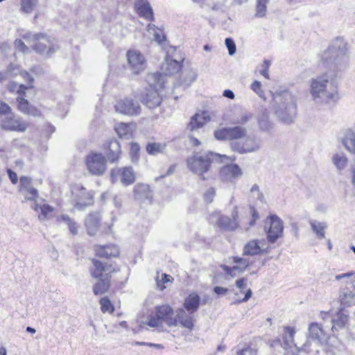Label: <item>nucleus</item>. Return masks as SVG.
I'll use <instances>...</instances> for the list:
<instances>
[{
  "label": "nucleus",
  "mask_w": 355,
  "mask_h": 355,
  "mask_svg": "<svg viewBox=\"0 0 355 355\" xmlns=\"http://www.w3.org/2000/svg\"><path fill=\"white\" fill-rule=\"evenodd\" d=\"M350 57L349 45L343 37L333 40L328 48L320 55V61L328 68L334 71H342L349 65Z\"/></svg>",
  "instance_id": "nucleus-1"
},
{
  "label": "nucleus",
  "mask_w": 355,
  "mask_h": 355,
  "mask_svg": "<svg viewBox=\"0 0 355 355\" xmlns=\"http://www.w3.org/2000/svg\"><path fill=\"white\" fill-rule=\"evenodd\" d=\"M309 93L311 99L317 105L336 103L340 98L337 86L326 73L309 80Z\"/></svg>",
  "instance_id": "nucleus-2"
},
{
  "label": "nucleus",
  "mask_w": 355,
  "mask_h": 355,
  "mask_svg": "<svg viewBox=\"0 0 355 355\" xmlns=\"http://www.w3.org/2000/svg\"><path fill=\"white\" fill-rule=\"evenodd\" d=\"M275 103V112L277 116L284 123L293 122L297 114V98L288 91L276 94L273 96Z\"/></svg>",
  "instance_id": "nucleus-3"
},
{
  "label": "nucleus",
  "mask_w": 355,
  "mask_h": 355,
  "mask_svg": "<svg viewBox=\"0 0 355 355\" xmlns=\"http://www.w3.org/2000/svg\"><path fill=\"white\" fill-rule=\"evenodd\" d=\"M92 263L93 266L90 268L91 275L94 278L98 279L93 287V291L96 295H101L108 291L111 275L116 270L111 264L97 259H92Z\"/></svg>",
  "instance_id": "nucleus-4"
},
{
  "label": "nucleus",
  "mask_w": 355,
  "mask_h": 355,
  "mask_svg": "<svg viewBox=\"0 0 355 355\" xmlns=\"http://www.w3.org/2000/svg\"><path fill=\"white\" fill-rule=\"evenodd\" d=\"M147 81L149 85L141 101L148 108L154 109L159 106L162 102L159 88H164V76L159 72L150 73L147 76Z\"/></svg>",
  "instance_id": "nucleus-5"
},
{
  "label": "nucleus",
  "mask_w": 355,
  "mask_h": 355,
  "mask_svg": "<svg viewBox=\"0 0 355 355\" xmlns=\"http://www.w3.org/2000/svg\"><path fill=\"white\" fill-rule=\"evenodd\" d=\"M249 210L251 219L248 223H245L241 219H239L238 208L235 207L232 212V218L227 216H220L218 219L217 224L220 228L225 231H233L238 227L247 231L254 226L255 222L259 218V213L253 206H250Z\"/></svg>",
  "instance_id": "nucleus-6"
},
{
  "label": "nucleus",
  "mask_w": 355,
  "mask_h": 355,
  "mask_svg": "<svg viewBox=\"0 0 355 355\" xmlns=\"http://www.w3.org/2000/svg\"><path fill=\"white\" fill-rule=\"evenodd\" d=\"M23 38L40 55L51 56L59 49L56 40L44 33L28 32L23 35Z\"/></svg>",
  "instance_id": "nucleus-7"
},
{
  "label": "nucleus",
  "mask_w": 355,
  "mask_h": 355,
  "mask_svg": "<svg viewBox=\"0 0 355 355\" xmlns=\"http://www.w3.org/2000/svg\"><path fill=\"white\" fill-rule=\"evenodd\" d=\"M227 158L225 155L209 152L205 155H193L187 159V167L192 173L201 175L202 179L205 180L203 174L208 171L211 163L222 162L223 159Z\"/></svg>",
  "instance_id": "nucleus-8"
},
{
  "label": "nucleus",
  "mask_w": 355,
  "mask_h": 355,
  "mask_svg": "<svg viewBox=\"0 0 355 355\" xmlns=\"http://www.w3.org/2000/svg\"><path fill=\"white\" fill-rule=\"evenodd\" d=\"M164 323L168 327H175L178 324L173 309L166 304L156 306L155 315H151L147 322L149 327H156L159 331H163Z\"/></svg>",
  "instance_id": "nucleus-9"
},
{
  "label": "nucleus",
  "mask_w": 355,
  "mask_h": 355,
  "mask_svg": "<svg viewBox=\"0 0 355 355\" xmlns=\"http://www.w3.org/2000/svg\"><path fill=\"white\" fill-rule=\"evenodd\" d=\"M114 107L116 112L130 116H138L141 112L139 103L136 100L128 97L118 101Z\"/></svg>",
  "instance_id": "nucleus-10"
},
{
  "label": "nucleus",
  "mask_w": 355,
  "mask_h": 355,
  "mask_svg": "<svg viewBox=\"0 0 355 355\" xmlns=\"http://www.w3.org/2000/svg\"><path fill=\"white\" fill-rule=\"evenodd\" d=\"M89 171L94 175H103L107 168L105 157L101 153H92L86 159Z\"/></svg>",
  "instance_id": "nucleus-11"
},
{
  "label": "nucleus",
  "mask_w": 355,
  "mask_h": 355,
  "mask_svg": "<svg viewBox=\"0 0 355 355\" xmlns=\"http://www.w3.org/2000/svg\"><path fill=\"white\" fill-rule=\"evenodd\" d=\"M246 135L247 129L240 125L224 128L214 132V137L218 140H238L245 137Z\"/></svg>",
  "instance_id": "nucleus-12"
},
{
  "label": "nucleus",
  "mask_w": 355,
  "mask_h": 355,
  "mask_svg": "<svg viewBox=\"0 0 355 355\" xmlns=\"http://www.w3.org/2000/svg\"><path fill=\"white\" fill-rule=\"evenodd\" d=\"M0 124L3 130L19 132H24L28 127V123L13 113L0 118Z\"/></svg>",
  "instance_id": "nucleus-13"
},
{
  "label": "nucleus",
  "mask_w": 355,
  "mask_h": 355,
  "mask_svg": "<svg viewBox=\"0 0 355 355\" xmlns=\"http://www.w3.org/2000/svg\"><path fill=\"white\" fill-rule=\"evenodd\" d=\"M230 146L232 150L241 154L255 152L260 148V140L255 137H248L243 142L232 141Z\"/></svg>",
  "instance_id": "nucleus-14"
},
{
  "label": "nucleus",
  "mask_w": 355,
  "mask_h": 355,
  "mask_svg": "<svg viewBox=\"0 0 355 355\" xmlns=\"http://www.w3.org/2000/svg\"><path fill=\"white\" fill-rule=\"evenodd\" d=\"M126 55L128 67L133 73L138 74L145 69L146 66V59L139 51L129 50Z\"/></svg>",
  "instance_id": "nucleus-15"
},
{
  "label": "nucleus",
  "mask_w": 355,
  "mask_h": 355,
  "mask_svg": "<svg viewBox=\"0 0 355 355\" xmlns=\"http://www.w3.org/2000/svg\"><path fill=\"white\" fill-rule=\"evenodd\" d=\"M270 227L267 231V239L268 242L274 243L283 235V221L276 215L269 217Z\"/></svg>",
  "instance_id": "nucleus-16"
},
{
  "label": "nucleus",
  "mask_w": 355,
  "mask_h": 355,
  "mask_svg": "<svg viewBox=\"0 0 355 355\" xmlns=\"http://www.w3.org/2000/svg\"><path fill=\"white\" fill-rule=\"evenodd\" d=\"M118 177L121 183L125 186L133 184L135 180V173L130 166L112 169L111 171L112 181H116Z\"/></svg>",
  "instance_id": "nucleus-17"
},
{
  "label": "nucleus",
  "mask_w": 355,
  "mask_h": 355,
  "mask_svg": "<svg viewBox=\"0 0 355 355\" xmlns=\"http://www.w3.org/2000/svg\"><path fill=\"white\" fill-rule=\"evenodd\" d=\"M268 245L264 239H253L248 242L243 247V255H257L268 252Z\"/></svg>",
  "instance_id": "nucleus-18"
},
{
  "label": "nucleus",
  "mask_w": 355,
  "mask_h": 355,
  "mask_svg": "<svg viewBox=\"0 0 355 355\" xmlns=\"http://www.w3.org/2000/svg\"><path fill=\"white\" fill-rule=\"evenodd\" d=\"M295 334V330L293 327H286L284 329V334H283V347L284 349H287L288 348H291L293 346L295 347V352H293L292 355H295L298 354L301 350L309 352V350L308 349L309 341L306 342L302 347L300 349L297 347V345L293 343L294 336Z\"/></svg>",
  "instance_id": "nucleus-19"
},
{
  "label": "nucleus",
  "mask_w": 355,
  "mask_h": 355,
  "mask_svg": "<svg viewBox=\"0 0 355 355\" xmlns=\"http://www.w3.org/2000/svg\"><path fill=\"white\" fill-rule=\"evenodd\" d=\"M242 174L243 172L241 168L234 164L223 166L220 171V178L225 182H232L241 177Z\"/></svg>",
  "instance_id": "nucleus-20"
},
{
  "label": "nucleus",
  "mask_w": 355,
  "mask_h": 355,
  "mask_svg": "<svg viewBox=\"0 0 355 355\" xmlns=\"http://www.w3.org/2000/svg\"><path fill=\"white\" fill-rule=\"evenodd\" d=\"M19 191L24 195L25 198L28 200L35 201L38 198V191L32 187L31 179L28 177H21Z\"/></svg>",
  "instance_id": "nucleus-21"
},
{
  "label": "nucleus",
  "mask_w": 355,
  "mask_h": 355,
  "mask_svg": "<svg viewBox=\"0 0 355 355\" xmlns=\"http://www.w3.org/2000/svg\"><path fill=\"white\" fill-rule=\"evenodd\" d=\"M105 149L107 159L112 162H116L119 160L121 154V145L119 142L115 139H110L105 144Z\"/></svg>",
  "instance_id": "nucleus-22"
},
{
  "label": "nucleus",
  "mask_w": 355,
  "mask_h": 355,
  "mask_svg": "<svg viewBox=\"0 0 355 355\" xmlns=\"http://www.w3.org/2000/svg\"><path fill=\"white\" fill-rule=\"evenodd\" d=\"M134 196L135 200L140 202H151L153 197L152 191L148 184H137L134 188Z\"/></svg>",
  "instance_id": "nucleus-23"
},
{
  "label": "nucleus",
  "mask_w": 355,
  "mask_h": 355,
  "mask_svg": "<svg viewBox=\"0 0 355 355\" xmlns=\"http://www.w3.org/2000/svg\"><path fill=\"white\" fill-rule=\"evenodd\" d=\"M135 7L140 17L149 21L154 20L153 11L148 0H136Z\"/></svg>",
  "instance_id": "nucleus-24"
},
{
  "label": "nucleus",
  "mask_w": 355,
  "mask_h": 355,
  "mask_svg": "<svg viewBox=\"0 0 355 355\" xmlns=\"http://www.w3.org/2000/svg\"><path fill=\"white\" fill-rule=\"evenodd\" d=\"M209 121V116L207 112L196 113L191 118L187 129L191 132H194L201 128Z\"/></svg>",
  "instance_id": "nucleus-25"
},
{
  "label": "nucleus",
  "mask_w": 355,
  "mask_h": 355,
  "mask_svg": "<svg viewBox=\"0 0 355 355\" xmlns=\"http://www.w3.org/2000/svg\"><path fill=\"white\" fill-rule=\"evenodd\" d=\"M17 102L18 103V110L24 114L39 116L40 111L35 106L31 105L24 96H17Z\"/></svg>",
  "instance_id": "nucleus-26"
},
{
  "label": "nucleus",
  "mask_w": 355,
  "mask_h": 355,
  "mask_svg": "<svg viewBox=\"0 0 355 355\" xmlns=\"http://www.w3.org/2000/svg\"><path fill=\"white\" fill-rule=\"evenodd\" d=\"M96 256L103 258L116 257L119 254V250L116 245H96L95 246Z\"/></svg>",
  "instance_id": "nucleus-27"
},
{
  "label": "nucleus",
  "mask_w": 355,
  "mask_h": 355,
  "mask_svg": "<svg viewBox=\"0 0 355 355\" xmlns=\"http://www.w3.org/2000/svg\"><path fill=\"white\" fill-rule=\"evenodd\" d=\"M184 58L181 59L180 61L176 59H172L169 56H167L165 62L162 64V70L165 75H173L178 73L182 67L181 62H182Z\"/></svg>",
  "instance_id": "nucleus-28"
},
{
  "label": "nucleus",
  "mask_w": 355,
  "mask_h": 355,
  "mask_svg": "<svg viewBox=\"0 0 355 355\" xmlns=\"http://www.w3.org/2000/svg\"><path fill=\"white\" fill-rule=\"evenodd\" d=\"M93 204V193L82 187L80 190L79 199L76 201L75 207L79 210H83L87 206Z\"/></svg>",
  "instance_id": "nucleus-29"
},
{
  "label": "nucleus",
  "mask_w": 355,
  "mask_h": 355,
  "mask_svg": "<svg viewBox=\"0 0 355 355\" xmlns=\"http://www.w3.org/2000/svg\"><path fill=\"white\" fill-rule=\"evenodd\" d=\"M33 209L39 213L38 218L40 220H49L53 216L54 207L49 205L35 202L34 206H33Z\"/></svg>",
  "instance_id": "nucleus-30"
},
{
  "label": "nucleus",
  "mask_w": 355,
  "mask_h": 355,
  "mask_svg": "<svg viewBox=\"0 0 355 355\" xmlns=\"http://www.w3.org/2000/svg\"><path fill=\"white\" fill-rule=\"evenodd\" d=\"M100 221L98 213L89 214L85 219V225L87 230L88 234L93 236L98 231Z\"/></svg>",
  "instance_id": "nucleus-31"
},
{
  "label": "nucleus",
  "mask_w": 355,
  "mask_h": 355,
  "mask_svg": "<svg viewBox=\"0 0 355 355\" xmlns=\"http://www.w3.org/2000/svg\"><path fill=\"white\" fill-rule=\"evenodd\" d=\"M309 338L315 340L318 343H322L326 339L324 331L318 323L313 322L310 324Z\"/></svg>",
  "instance_id": "nucleus-32"
},
{
  "label": "nucleus",
  "mask_w": 355,
  "mask_h": 355,
  "mask_svg": "<svg viewBox=\"0 0 355 355\" xmlns=\"http://www.w3.org/2000/svg\"><path fill=\"white\" fill-rule=\"evenodd\" d=\"M200 302V296L196 293H192L185 299L184 307L190 314H192L199 308Z\"/></svg>",
  "instance_id": "nucleus-33"
},
{
  "label": "nucleus",
  "mask_w": 355,
  "mask_h": 355,
  "mask_svg": "<svg viewBox=\"0 0 355 355\" xmlns=\"http://www.w3.org/2000/svg\"><path fill=\"white\" fill-rule=\"evenodd\" d=\"M348 321V315L343 310H340L337 314L331 318V331H338L343 328Z\"/></svg>",
  "instance_id": "nucleus-34"
},
{
  "label": "nucleus",
  "mask_w": 355,
  "mask_h": 355,
  "mask_svg": "<svg viewBox=\"0 0 355 355\" xmlns=\"http://www.w3.org/2000/svg\"><path fill=\"white\" fill-rule=\"evenodd\" d=\"M21 72H22V71L19 69L18 65L10 64L6 71L0 72V83L18 75H21Z\"/></svg>",
  "instance_id": "nucleus-35"
},
{
  "label": "nucleus",
  "mask_w": 355,
  "mask_h": 355,
  "mask_svg": "<svg viewBox=\"0 0 355 355\" xmlns=\"http://www.w3.org/2000/svg\"><path fill=\"white\" fill-rule=\"evenodd\" d=\"M309 224L312 231L315 233L318 239H324L325 230L327 228V223L311 220Z\"/></svg>",
  "instance_id": "nucleus-36"
},
{
  "label": "nucleus",
  "mask_w": 355,
  "mask_h": 355,
  "mask_svg": "<svg viewBox=\"0 0 355 355\" xmlns=\"http://www.w3.org/2000/svg\"><path fill=\"white\" fill-rule=\"evenodd\" d=\"M177 321H179L183 327L191 329L193 327L192 317L190 313L188 314L184 309H180L177 311Z\"/></svg>",
  "instance_id": "nucleus-37"
},
{
  "label": "nucleus",
  "mask_w": 355,
  "mask_h": 355,
  "mask_svg": "<svg viewBox=\"0 0 355 355\" xmlns=\"http://www.w3.org/2000/svg\"><path fill=\"white\" fill-rule=\"evenodd\" d=\"M343 143L348 151L355 153V132L354 131L352 130L346 131Z\"/></svg>",
  "instance_id": "nucleus-38"
},
{
  "label": "nucleus",
  "mask_w": 355,
  "mask_h": 355,
  "mask_svg": "<svg viewBox=\"0 0 355 355\" xmlns=\"http://www.w3.org/2000/svg\"><path fill=\"white\" fill-rule=\"evenodd\" d=\"M259 128L263 131H269L272 128V123L269 120V112L265 110L258 119Z\"/></svg>",
  "instance_id": "nucleus-39"
},
{
  "label": "nucleus",
  "mask_w": 355,
  "mask_h": 355,
  "mask_svg": "<svg viewBox=\"0 0 355 355\" xmlns=\"http://www.w3.org/2000/svg\"><path fill=\"white\" fill-rule=\"evenodd\" d=\"M115 130L120 137L129 138L132 133V125L121 123L115 126Z\"/></svg>",
  "instance_id": "nucleus-40"
},
{
  "label": "nucleus",
  "mask_w": 355,
  "mask_h": 355,
  "mask_svg": "<svg viewBox=\"0 0 355 355\" xmlns=\"http://www.w3.org/2000/svg\"><path fill=\"white\" fill-rule=\"evenodd\" d=\"M166 147V143H149L146 146V151L148 154L155 155L158 153H164Z\"/></svg>",
  "instance_id": "nucleus-41"
},
{
  "label": "nucleus",
  "mask_w": 355,
  "mask_h": 355,
  "mask_svg": "<svg viewBox=\"0 0 355 355\" xmlns=\"http://www.w3.org/2000/svg\"><path fill=\"white\" fill-rule=\"evenodd\" d=\"M354 275L355 272L351 271L335 275V279L340 282V286H347L349 284L353 285Z\"/></svg>",
  "instance_id": "nucleus-42"
},
{
  "label": "nucleus",
  "mask_w": 355,
  "mask_h": 355,
  "mask_svg": "<svg viewBox=\"0 0 355 355\" xmlns=\"http://www.w3.org/2000/svg\"><path fill=\"white\" fill-rule=\"evenodd\" d=\"M57 220L58 222H64L68 225V228L70 232L73 235H76L78 234V227L76 222L72 220L69 216L63 214L57 218Z\"/></svg>",
  "instance_id": "nucleus-43"
},
{
  "label": "nucleus",
  "mask_w": 355,
  "mask_h": 355,
  "mask_svg": "<svg viewBox=\"0 0 355 355\" xmlns=\"http://www.w3.org/2000/svg\"><path fill=\"white\" fill-rule=\"evenodd\" d=\"M8 89L11 93H16L18 96H25V91L28 89V87L25 85L18 84L15 82H10L8 85Z\"/></svg>",
  "instance_id": "nucleus-44"
},
{
  "label": "nucleus",
  "mask_w": 355,
  "mask_h": 355,
  "mask_svg": "<svg viewBox=\"0 0 355 355\" xmlns=\"http://www.w3.org/2000/svg\"><path fill=\"white\" fill-rule=\"evenodd\" d=\"M340 343L338 340L337 338H334L333 340L327 342L326 346V353L327 355H336L339 352Z\"/></svg>",
  "instance_id": "nucleus-45"
},
{
  "label": "nucleus",
  "mask_w": 355,
  "mask_h": 355,
  "mask_svg": "<svg viewBox=\"0 0 355 355\" xmlns=\"http://www.w3.org/2000/svg\"><path fill=\"white\" fill-rule=\"evenodd\" d=\"M332 162L338 170H343L347 164V158L344 154H336L332 157Z\"/></svg>",
  "instance_id": "nucleus-46"
},
{
  "label": "nucleus",
  "mask_w": 355,
  "mask_h": 355,
  "mask_svg": "<svg viewBox=\"0 0 355 355\" xmlns=\"http://www.w3.org/2000/svg\"><path fill=\"white\" fill-rule=\"evenodd\" d=\"M37 0H20V11L26 14H30L36 6Z\"/></svg>",
  "instance_id": "nucleus-47"
},
{
  "label": "nucleus",
  "mask_w": 355,
  "mask_h": 355,
  "mask_svg": "<svg viewBox=\"0 0 355 355\" xmlns=\"http://www.w3.org/2000/svg\"><path fill=\"white\" fill-rule=\"evenodd\" d=\"M340 299L342 304L348 306L355 302V294L351 291H342Z\"/></svg>",
  "instance_id": "nucleus-48"
},
{
  "label": "nucleus",
  "mask_w": 355,
  "mask_h": 355,
  "mask_svg": "<svg viewBox=\"0 0 355 355\" xmlns=\"http://www.w3.org/2000/svg\"><path fill=\"white\" fill-rule=\"evenodd\" d=\"M268 3V0H257L256 17H263L266 15Z\"/></svg>",
  "instance_id": "nucleus-49"
},
{
  "label": "nucleus",
  "mask_w": 355,
  "mask_h": 355,
  "mask_svg": "<svg viewBox=\"0 0 355 355\" xmlns=\"http://www.w3.org/2000/svg\"><path fill=\"white\" fill-rule=\"evenodd\" d=\"M99 302L102 312L112 313L114 311V306L107 297L101 298Z\"/></svg>",
  "instance_id": "nucleus-50"
},
{
  "label": "nucleus",
  "mask_w": 355,
  "mask_h": 355,
  "mask_svg": "<svg viewBox=\"0 0 355 355\" xmlns=\"http://www.w3.org/2000/svg\"><path fill=\"white\" fill-rule=\"evenodd\" d=\"M148 31H150L151 30L153 31V38L154 40L158 42L159 44L161 43L162 41L166 40V37L163 33V31L161 30H156L155 25H148Z\"/></svg>",
  "instance_id": "nucleus-51"
},
{
  "label": "nucleus",
  "mask_w": 355,
  "mask_h": 355,
  "mask_svg": "<svg viewBox=\"0 0 355 355\" xmlns=\"http://www.w3.org/2000/svg\"><path fill=\"white\" fill-rule=\"evenodd\" d=\"M173 279V278L171 276L166 274H162L161 279H159L158 278L157 279V287L159 290L163 291L166 288L164 284L172 282Z\"/></svg>",
  "instance_id": "nucleus-52"
},
{
  "label": "nucleus",
  "mask_w": 355,
  "mask_h": 355,
  "mask_svg": "<svg viewBox=\"0 0 355 355\" xmlns=\"http://www.w3.org/2000/svg\"><path fill=\"white\" fill-rule=\"evenodd\" d=\"M139 146L136 143H132L130 145V155L131 159L133 162H135L139 159Z\"/></svg>",
  "instance_id": "nucleus-53"
},
{
  "label": "nucleus",
  "mask_w": 355,
  "mask_h": 355,
  "mask_svg": "<svg viewBox=\"0 0 355 355\" xmlns=\"http://www.w3.org/2000/svg\"><path fill=\"white\" fill-rule=\"evenodd\" d=\"M15 47L20 52L23 53H28L31 52L30 49L24 44L21 40H16L15 41Z\"/></svg>",
  "instance_id": "nucleus-54"
},
{
  "label": "nucleus",
  "mask_w": 355,
  "mask_h": 355,
  "mask_svg": "<svg viewBox=\"0 0 355 355\" xmlns=\"http://www.w3.org/2000/svg\"><path fill=\"white\" fill-rule=\"evenodd\" d=\"M12 114L10 107L6 103L0 101V118Z\"/></svg>",
  "instance_id": "nucleus-55"
},
{
  "label": "nucleus",
  "mask_w": 355,
  "mask_h": 355,
  "mask_svg": "<svg viewBox=\"0 0 355 355\" xmlns=\"http://www.w3.org/2000/svg\"><path fill=\"white\" fill-rule=\"evenodd\" d=\"M232 259L234 263H235L239 266H241V268H243L244 270H245L249 265V261L245 258L232 257Z\"/></svg>",
  "instance_id": "nucleus-56"
},
{
  "label": "nucleus",
  "mask_w": 355,
  "mask_h": 355,
  "mask_svg": "<svg viewBox=\"0 0 355 355\" xmlns=\"http://www.w3.org/2000/svg\"><path fill=\"white\" fill-rule=\"evenodd\" d=\"M225 43L227 49H228L229 54L230 55H234L236 50V44L234 40L232 38H226Z\"/></svg>",
  "instance_id": "nucleus-57"
},
{
  "label": "nucleus",
  "mask_w": 355,
  "mask_h": 355,
  "mask_svg": "<svg viewBox=\"0 0 355 355\" xmlns=\"http://www.w3.org/2000/svg\"><path fill=\"white\" fill-rule=\"evenodd\" d=\"M216 191L212 187L208 189L204 194V200L207 203H211L215 197Z\"/></svg>",
  "instance_id": "nucleus-58"
},
{
  "label": "nucleus",
  "mask_w": 355,
  "mask_h": 355,
  "mask_svg": "<svg viewBox=\"0 0 355 355\" xmlns=\"http://www.w3.org/2000/svg\"><path fill=\"white\" fill-rule=\"evenodd\" d=\"M270 65V62L269 60H265L261 64V69L260 70V73L267 79L270 78L268 73Z\"/></svg>",
  "instance_id": "nucleus-59"
},
{
  "label": "nucleus",
  "mask_w": 355,
  "mask_h": 355,
  "mask_svg": "<svg viewBox=\"0 0 355 355\" xmlns=\"http://www.w3.org/2000/svg\"><path fill=\"white\" fill-rule=\"evenodd\" d=\"M21 76L27 83V85H26V87H28V89L33 88L34 78L26 71H22V72H21Z\"/></svg>",
  "instance_id": "nucleus-60"
},
{
  "label": "nucleus",
  "mask_w": 355,
  "mask_h": 355,
  "mask_svg": "<svg viewBox=\"0 0 355 355\" xmlns=\"http://www.w3.org/2000/svg\"><path fill=\"white\" fill-rule=\"evenodd\" d=\"M261 82L258 81V80H255L252 83V84L251 85V89L257 94H258L259 96H261L262 94H263V91L261 90Z\"/></svg>",
  "instance_id": "nucleus-61"
},
{
  "label": "nucleus",
  "mask_w": 355,
  "mask_h": 355,
  "mask_svg": "<svg viewBox=\"0 0 355 355\" xmlns=\"http://www.w3.org/2000/svg\"><path fill=\"white\" fill-rule=\"evenodd\" d=\"M247 281L246 278H241L236 281V286L242 291L247 286Z\"/></svg>",
  "instance_id": "nucleus-62"
},
{
  "label": "nucleus",
  "mask_w": 355,
  "mask_h": 355,
  "mask_svg": "<svg viewBox=\"0 0 355 355\" xmlns=\"http://www.w3.org/2000/svg\"><path fill=\"white\" fill-rule=\"evenodd\" d=\"M250 191L252 193H257V199H259L260 201H263V195L262 193L260 192L259 186L257 184H254L252 187Z\"/></svg>",
  "instance_id": "nucleus-63"
},
{
  "label": "nucleus",
  "mask_w": 355,
  "mask_h": 355,
  "mask_svg": "<svg viewBox=\"0 0 355 355\" xmlns=\"http://www.w3.org/2000/svg\"><path fill=\"white\" fill-rule=\"evenodd\" d=\"M228 289L224 287L215 286L214 288V292L218 295H225L227 294Z\"/></svg>",
  "instance_id": "nucleus-64"
}]
</instances>
